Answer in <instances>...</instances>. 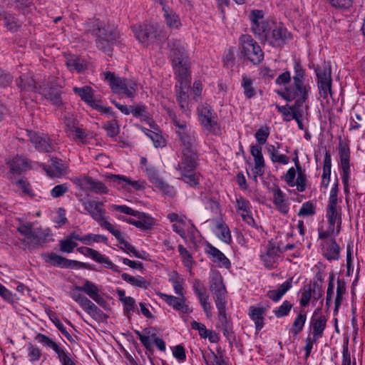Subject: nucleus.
<instances>
[{
	"label": "nucleus",
	"instance_id": "nucleus-45",
	"mask_svg": "<svg viewBox=\"0 0 365 365\" xmlns=\"http://www.w3.org/2000/svg\"><path fill=\"white\" fill-rule=\"evenodd\" d=\"M195 291L198 297L200 304L202 305L205 312L206 313L207 317H210V304L208 303L209 296L207 294L205 289L201 290L198 288L195 287Z\"/></svg>",
	"mask_w": 365,
	"mask_h": 365
},
{
	"label": "nucleus",
	"instance_id": "nucleus-14",
	"mask_svg": "<svg viewBox=\"0 0 365 365\" xmlns=\"http://www.w3.org/2000/svg\"><path fill=\"white\" fill-rule=\"evenodd\" d=\"M168 46L170 48L169 57L173 64L187 61V56L180 41L172 39L169 41Z\"/></svg>",
	"mask_w": 365,
	"mask_h": 365
},
{
	"label": "nucleus",
	"instance_id": "nucleus-18",
	"mask_svg": "<svg viewBox=\"0 0 365 365\" xmlns=\"http://www.w3.org/2000/svg\"><path fill=\"white\" fill-rule=\"evenodd\" d=\"M160 298L169 306L180 313H190L192 312V309L186 304L185 296L175 297L166 294H160Z\"/></svg>",
	"mask_w": 365,
	"mask_h": 365
},
{
	"label": "nucleus",
	"instance_id": "nucleus-24",
	"mask_svg": "<svg viewBox=\"0 0 365 365\" xmlns=\"http://www.w3.org/2000/svg\"><path fill=\"white\" fill-rule=\"evenodd\" d=\"M51 161L52 166L55 168V170H52L51 168H47L46 165H41V167L46 172L48 176L51 178H58L67 173V167L61 163V160L58 158L52 157L51 158Z\"/></svg>",
	"mask_w": 365,
	"mask_h": 365
},
{
	"label": "nucleus",
	"instance_id": "nucleus-33",
	"mask_svg": "<svg viewBox=\"0 0 365 365\" xmlns=\"http://www.w3.org/2000/svg\"><path fill=\"white\" fill-rule=\"evenodd\" d=\"M327 319L325 316H320L319 318L315 319L314 317L312 318V325L313 327V337L314 341L322 337L324 330L326 328Z\"/></svg>",
	"mask_w": 365,
	"mask_h": 365
},
{
	"label": "nucleus",
	"instance_id": "nucleus-29",
	"mask_svg": "<svg viewBox=\"0 0 365 365\" xmlns=\"http://www.w3.org/2000/svg\"><path fill=\"white\" fill-rule=\"evenodd\" d=\"M7 163L9 166L10 172L14 174L20 175L21 173L29 169L27 160L20 156L14 157Z\"/></svg>",
	"mask_w": 365,
	"mask_h": 365
},
{
	"label": "nucleus",
	"instance_id": "nucleus-20",
	"mask_svg": "<svg viewBox=\"0 0 365 365\" xmlns=\"http://www.w3.org/2000/svg\"><path fill=\"white\" fill-rule=\"evenodd\" d=\"M339 155L341 165L342 168V181L344 185L345 192L347 191L348 189V181L350 173V168H349V157L350 153L348 147L345 145H342L340 144L339 145Z\"/></svg>",
	"mask_w": 365,
	"mask_h": 365
},
{
	"label": "nucleus",
	"instance_id": "nucleus-21",
	"mask_svg": "<svg viewBox=\"0 0 365 365\" xmlns=\"http://www.w3.org/2000/svg\"><path fill=\"white\" fill-rule=\"evenodd\" d=\"M250 18L252 21L251 30L255 36L259 34L260 31H264L269 24V21L264 19V14L261 10L252 11Z\"/></svg>",
	"mask_w": 365,
	"mask_h": 365
},
{
	"label": "nucleus",
	"instance_id": "nucleus-52",
	"mask_svg": "<svg viewBox=\"0 0 365 365\" xmlns=\"http://www.w3.org/2000/svg\"><path fill=\"white\" fill-rule=\"evenodd\" d=\"M331 155L328 152H326L325 155H324V159L323 174H322L323 180L326 178L328 179L327 182L325 184L326 187L327 186L328 182L329 181L330 175H331Z\"/></svg>",
	"mask_w": 365,
	"mask_h": 365
},
{
	"label": "nucleus",
	"instance_id": "nucleus-13",
	"mask_svg": "<svg viewBox=\"0 0 365 365\" xmlns=\"http://www.w3.org/2000/svg\"><path fill=\"white\" fill-rule=\"evenodd\" d=\"M182 158L177 170L193 171L197 165L198 155L195 148H182Z\"/></svg>",
	"mask_w": 365,
	"mask_h": 365
},
{
	"label": "nucleus",
	"instance_id": "nucleus-53",
	"mask_svg": "<svg viewBox=\"0 0 365 365\" xmlns=\"http://www.w3.org/2000/svg\"><path fill=\"white\" fill-rule=\"evenodd\" d=\"M292 304L287 300L284 301L282 305H280L277 309H274L273 312L274 315L277 318H281L285 316H287L292 308Z\"/></svg>",
	"mask_w": 365,
	"mask_h": 365
},
{
	"label": "nucleus",
	"instance_id": "nucleus-6",
	"mask_svg": "<svg viewBox=\"0 0 365 365\" xmlns=\"http://www.w3.org/2000/svg\"><path fill=\"white\" fill-rule=\"evenodd\" d=\"M241 52L253 64H259L264 59V52L261 47L250 35L240 37Z\"/></svg>",
	"mask_w": 365,
	"mask_h": 365
},
{
	"label": "nucleus",
	"instance_id": "nucleus-16",
	"mask_svg": "<svg viewBox=\"0 0 365 365\" xmlns=\"http://www.w3.org/2000/svg\"><path fill=\"white\" fill-rule=\"evenodd\" d=\"M73 92L78 95L81 99L88 103L92 108L102 110L103 106L100 104V101L94 99L93 91L91 87L86 86L83 87H74Z\"/></svg>",
	"mask_w": 365,
	"mask_h": 365
},
{
	"label": "nucleus",
	"instance_id": "nucleus-35",
	"mask_svg": "<svg viewBox=\"0 0 365 365\" xmlns=\"http://www.w3.org/2000/svg\"><path fill=\"white\" fill-rule=\"evenodd\" d=\"M266 309L264 307H250L249 315L250 318L255 322L256 329L260 330L264 325L263 315L265 313Z\"/></svg>",
	"mask_w": 365,
	"mask_h": 365
},
{
	"label": "nucleus",
	"instance_id": "nucleus-23",
	"mask_svg": "<svg viewBox=\"0 0 365 365\" xmlns=\"http://www.w3.org/2000/svg\"><path fill=\"white\" fill-rule=\"evenodd\" d=\"M110 182L113 184L114 186H116L118 188L124 187L123 182H125L130 185H131L135 190H140L145 188L143 182L138 180H131L130 178L121 176L118 175H111L109 177Z\"/></svg>",
	"mask_w": 365,
	"mask_h": 365
},
{
	"label": "nucleus",
	"instance_id": "nucleus-30",
	"mask_svg": "<svg viewBox=\"0 0 365 365\" xmlns=\"http://www.w3.org/2000/svg\"><path fill=\"white\" fill-rule=\"evenodd\" d=\"M293 278L291 277L283 284H282L277 289L269 290L267 293V296L273 302H278L282 296L292 287V282Z\"/></svg>",
	"mask_w": 365,
	"mask_h": 365
},
{
	"label": "nucleus",
	"instance_id": "nucleus-40",
	"mask_svg": "<svg viewBox=\"0 0 365 365\" xmlns=\"http://www.w3.org/2000/svg\"><path fill=\"white\" fill-rule=\"evenodd\" d=\"M164 11V16L167 25L170 28L178 29L180 25V21L178 15L173 11L170 10L169 8L163 6Z\"/></svg>",
	"mask_w": 365,
	"mask_h": 365
},
{
	"label": "nucleus",
	"instance_id": "nucleus-12",
	"mask_svg": "<svg viewBox=\"0 0 365 365\" xmlns=\"http://www.w3.org/2000/svg\"><path fill=\"white\" fill-rule=\"evenodd\" d=\"M210 290L213 294L215 304L225 302L226 289L222 278L219 274H214L210 279Z\"/></svg>",
	"mask_w": 365,
	"mask_h": 365
},
{
	"label": "nucleus",
	"instance_id": "nucleus-37",
	"mask_svg": "<svg viewBox=\"0 0 365 365\" xmlns=\"http://www.w3.org/2000/svg\"><path fill=\"white\" fill-rule=\"evenodd\" d=\"M317 82L332 81L331 68L329 63L324 62L322 66L315 68Z\"/></svg>",
	"mask_w": 365,
	"mask_h": 365
},
{
	"label": "nucleus",
	"instance_id": "nucleus-51",
	"mask_svg": "<svg viewBox=\"0 0 365 365\" xmlns=\"http://www.w3.org/2000/svg\"><path fill=\"white\" fill-rule=\"evenodd\" d=\"M242 86L244 88L245 95L247 98H250L256 94L252 80L247 76H243Z\"/></svg>",
	"mask_w": 365,
	"mask_h": 365
},
{
	"label": "nucleus",
	"instance_id": "nucleus-50",
	"mask_svg": "<svg viewBox=\"0 0 365 365\" xmlns=\"http://www.w3.org/2000/svg\"><path fill=\"white\" fill-rule=\"evenodd\" d=\"M66 258L61 257L60 255H56V253H51L48 255V262L51 263L53 266L60 267L61 268L66 267Z\"/></svg>",
	"mask_w": 365,
	"mask_h": 365
},
{
	"label": "nucleus",
	"instance_id": "nucleus-42",
	"mask_svg": "<svg viewBox=\"0 0 365 365\" xmlns=\"http://www.w3.org/2000/svg\"><path fill=\"white\" fill-rule=\"evenodd\" d=\"M181 172L182 180L190 186L195 187L200 184V175L192 171L179 170Z\"/></svg>",
	"mask_w": 365,
	"mask_h": 365
},
{
	"label": "nucleus",
	"instance_id": "nucleus-2",
	"mask_svg": "<svg viewBox=\"0 0 365 365\" xmlns=\"http://www.w3.org/2000/svg\"><path fill=\"white\" fill-rule=\"evenodd\" d=\"M88 31L96 36L97 46L108 54L111 51L110 45L118 38V32L109 24L98 19H91L85 24Z\"/></svg>",
	"mask_w": 365,
	"mask_h": 365
},
{
	"label": "nucleus",
	"instance_id": "nucleus-44",
	"mask_svg": "<svg viewBox=\"0 0 365 365\" xmlns=\"http://www.w3.org/2000/svg\"><path fill=\"white\" fill-rule=\"evenodd\" d=\"M178 135L182 141L183 148H195V137L186 130H178Z\"/></svg>",
	"mask_w": 365,
	"mask_h": 365
},
{
	"label": "nucleus",
	"instance_id": "nucleus-17",
	"mask_svg": "<svg viewBox=\"0 0 365 365\" xmlns=\"http://www.w3.org/2000/svg\"><path fill=\"white\" fill-rule=\"evenodd\" d=\"M42 91L46 99L54 106H60L62 104L61 87L56 83L51 81L46 83L44 85Z\"/></svg>",
	"mask_w": 365,
	"mask_h": 365
},
{
	"label": "nucleus",
	"instance_id": "nucleus-59",
	"mask_svg": "<svg viewBox=\"0 0 365 365\" xmlns=\"http://www.w3.org/2000/svg\"><path fill=\"white\" fill-rule=\"evenodd\" d=\"M216 307L218 309V320L222 326L228 325V319L226 314V302L216 304Z\"/></svg>",
	"mask_w": 365,
	"mask_h": 365
},
{
	"label": "nucleus",
	"instance_id": "nucleus-5",
	"mask_svg": "<svg viewBox=\"0 0 365 365\" xmlns=\"http://www.w3.org/2000/svg\"><path fill=\"white\" fill-rule=\"evenodd\" d=\"M105 78L109 83L112 91L117 94H124L128 98H133L137 91V83L130 79L116 76L114 73H104Z\"/></svg>",
	"mask_w": 365,
	"mask_h": 365
},
{
	"label": "nucleus",
	"instance_id": "nucleus-61",
	"mask_svg": "<svg viewBox=\"0 0 365 365\" xmlns=\"http://www.w3.org/2000/svg\"><path fill=\"white\" fill-rule=\"evenodd\" d=\"M178 251L185 266L187 267H191L192 264V257L191 254L182 245H178Z\"/></svg>",
	"mask_w": 365,
	"mask_h": 365
},
{
	"label": "nucleus",
	"instance_id": "nucleus-47",
	"mask_svg": "<svg viewBox=\"0 0 365 365\" xmlns=\"http://www.w3.org/2000/svg\"><path fill=\"white\" fill-rule=\"evenodd\" d=\"M306 319L307 316L304 313L300 312L298 314L293 322L292 327L291 328V332L294 335H297L302 330Z\"/></svg>",
	"mask_w": 365,
	"mask_h": 365
},
{
	"label": "nucleus",
	"instance_id": "nucleus-34",
	"mask_svg": "<svg viewBox=\"0 0 365 365\" xmlns=\"http://www.w3.org/2000/svg\"><path fill=\"white\" fill-rule=\"evenodd\" d=\"M326 247L324 250L325 257L329 260H337L339 258L340 247L334 240L325 242Z\"/></svg>",
	"mask_w": 365,
	"mask_h": 365
},
{
	"label": "nucleus",
	"instance_id": "nucleus-15",
	"mask_svg": "<svg viewBox=\"0 0 365 365\" xmlns=\"http://www.w3.org/2000/svg\"><path fill=\"white\" fill-rule=\"evenodd\" d=\"M28 136L31 143L41 152L50 153L54 150V147L48 136L42 137L38 133L27 130Z\"/></svg>",
	"mask_w": 365,
	"mask_h": 365
},
{
	"label": "nucleus",
	"instance_id": "nucleus-41",
	"mask_svg": "<svg viewBox=\"0 0 365 365\" xmlns=\"http://www.w3.org/2000/svg\"><path fill=\"white\" fill-rule=\"evenodd\" d=\"M66 64L71 71H76L80 73L86 68L85 61L77 56L68 58Z\"/></svg>",
	"mask_w": 365,
	"mask_h": 365
},
{
	"label": "nucleus",
	"instance_id": "nucleus-58",
	"mask_svg": "<svg viewBox=\"0 0 365 365\" xmlns=\"http://www.w3.org/2000/svg\"><path fill=\"white\" fill-rule=\"evenodd\" d=\"M315 214V206L311 201L304 202L298 212L299 216H312Z\"/></svg>",
	"mask_w": 365,
	"mask_h": 365
},
{
	"label": "nucleus",
	"instance_id": "nucleus-28",
	"mask_svg": "<svg viewBox=\"0 0 365 365\" xmlns=\"http://www.w3.org/2000/svg\"><path fill=\"white\" fill-rule=\"evenodd\" d=\"M173 66L179 84L184 85L185 86L190 85L187 61L181 63H173Z\"/></svg>",
	"mask_w": 365,
	"mask_h": 365
},
{
	"label": "nucleus",
	"instance_id": "nucleus-32",
	"mask_svg": "<svg viewBox=\"0 0 365 365\" xmlns=\"http://www.w3.org/2000/svg\"><path fill=\"white\" fill-rule=\"evenodd\" d=\"M250 151L255 160V173L259 175H262V168L264 166V161L262 153V148L258 145H252L251 146Z\"/></svg>",
	"mask_w": 365,
	"mask_h": 365
},
{
	"label": "nucleus",
	"instance_id": "nucleus-4",
	"mask_svg": "<svg viewBox=\"0 0 365 365\" xmlns=\"http://www.w3.org/2000/svg\"><path fill=\"white\" fill-rule=\"evenodd\" d=\"M256 37L262 43H267L273 47H280L290 38V34L287 29L282 26L274 27L272 24L269 23L264 31H260V34Z\"/></svg>",
	"mask_w": 365,
	"mask_h": 365
},
{
	"label": "nucleus",
	"instance_id": "nucleus-3",
	"mask_svg": "<svg viewBox=\"0 0 365 365\" xmlns=\"http://www.w3.org/2000/svg\"><path fill=\"white\" fill-rule=\"evenodd\" d=\"M294 69L293 83L287 86L289 101H295L290 107H303L309 98L311 87L305 83V71L299 61L294 62Z\"/></svg>",
	"mask_w": 365,
	"mask_h": 365
},
{
	"label": "nucleus",
	"instance_id": "nucleus-27",
	"mask_svg": "<svg viewBox=\"0 0 365 365\" xmlns=\"http://www.w3.org/2000/svg\"><path fill=\"white\" fill-rule=\"evenodd\" d=\"M108 231L112 233L120 243L121 246H120V248L121 250L128 253H132L135 257L143 259V257L141 256V255L136 250V249L123 238L121 232L120 230H116L114 226H113L111 230H109Z\"/></svg>",
	"mask_w": 365,
	"mask_h": 365
},
{
	"label": "nucleus",
	"instance_id": "nucleus-49",
	"mask_svg": "<svg viewBox=\"0 0 365 365\" xmlns=\"http://www.w3.org/2000/svg\"><path fill=\"white\" fill-rule=\"evenodd\" d=\"M219 238L225 243L230 244L232 240L230 231L228 227L224 223H220L217 226Z\"/></svg>",
	"mask_w": 365,
	"mask_h": 365
},
{
	"label": "nucleus",
	"instance_id": "nucleus-46",
	"mask_svg": "<svg viewBox=\"0 0 365 365\" xmlns=\"http://www.w3.org/2000/svg\"><path fill=\"white\" fill-rule=\"evenodd\" d=\"M346 293V284L345 282L338 279L337 280V287H336V296L334 302V312H337L339 307H340L343 295Z\"/></svg>",
	"mask_w": 365,
	"mask_h": 365
},
{
	"label": "nucleus",
	"instance_id": "nucleus-11",
	"mask_svg": "<svg viewBox=\"0 0 365 365\" xmlns=\"http://www.w3.org/2000/svg\"><path fill=\"white\" fill-rule=\"evenodd\" d=\"M74 183L82 190H89L96 194H106L108 192V189L104 183L95 180L89 176H84L81 179H75Z\"/></svg>",
	"mask_w": 365,
	"mask_h": 365
},
{
	"label": "nucleus",
	"instance_id": "nucleus-8",
	"mask_svg": "<svg viewBox=\"0 0 365 365\" xmlns=\"http://www.w3.org/2000/svg\"><path fill=\"white\" fill-rule=\"evenodd\" d=\"M83 205L85 210L91 215L92 218L98 222L101 227L107 230H111L113 226L109 222L105 220L106 211L103 208V203L102 202L88 200L83 201Z\"/></svg>",
	"mask_w": 365,
	"mask_h": 365
},
{
	"label": "nucleus",
	"instance_id": "nucleus-9",
	"mask_svg": "<svg viewBox=\"0 0 365 365\" xmlns=\"http://www.w3.org/2000/svg\"><path fill=\"white\" fill-rule=\"evenodd\" d=\"M143 170L145 172L149 181L154 184L165 195L170 197H173L175 195L174 187L163 181L160 176L158 170L154 166H146Z\"/></svg>",
	"mask_w": 365,
	"mask_h": 365
},
{
	"label": "nucleus",
	"instance_id": "nucleus-43",
	"mask_svg": "<svg viewBox=\"0 0 365 365\" xmlns=\"http://www.w3.org/2000/svg\"><path fill=\"white\" fill-rule=\"evenodd\" d=\"M136 217L138 218L136 227L142 230H150L154 224L153 219L144 212H139Z\"/></svg>",
	"mask_w": 365,
	"mask_h": 365
},
{
	"label": "nucleus",
	"instance_id": "nucleus-36",
	"mask_svg": "<svg viewBox=\"0 0 365 365\" xmlns=\"http://www.w3.org/2000/svg\"><path fill=\"white\" fill-rule=\"evenodd\" d=\"M190 88V85L185 86L184 85H176V96L177 101H178L181 109L185 110L188 105V96L187 92Z\"/></svg>",
	"mask_w": 365,
	"mask_h": 365
},
{
	"label": "nucleus",
	"instance_id": "nucleus-60",
	"mask_svg": "<svg viewBox=\"0 0 365 365\" xmlns=\"http://www.w3.org/2000/svg\"><path fill=\"white\" fill-rule=\"evenodd\" d=\"M334 274L330 273L329 278L328 288L327 291L326 305L329 308L331 305L334 289Z\"/></svg>",
	"mask_w": 365,
	"mask_h": 365
},
{
	"label": "nucleus",
	"instance_id": "nucleus-55",
	"mask_svg": "<svg viewBox=\"0 0 365 365\" xmlns=\"http://www.w3.org/2000/svg\"><path fill=\"white\" fill-rule=\"evenodd\" d=\"M17 230L21 235L25 236V239L23 240V242L26 244V242L31 238V236L33 235V224L31 222L21 224L17 228Z\"/></svg>",
	"mask_w": 365,
	"mask_h": 365
},
{
	"label": "nucleus",
	"instance_id": "nucleus-25",
	"mask_svg": "<svg viewBox=\"0 0 365 365\" xmlns=\"http://www.w3.org/2000/svg\"><path fill=\"white\" fill-rule=\"evenodd\" d=\"M281 252L278 247L269 242L267 246V252L264 255H262L261 257L267 267H273L277 259L279 257Z\"/></svg>",
	"mask_w": 365,
	"mask_h": 365
},
{
	"label": "nucleus",
	"instance_id": "nucleus-31",
	"mask_svg": "<svg viewBox=\"0 0 365 365\" xmlns=\"http://www.w3.org/2000/svg\"><path fill=\"white\" fill-rule=\"evenodd\" d=\"M208 250L207 251V254L212 257V260L215 263L220 264V266H223L226 268L230 267V260L225 256V255L220 251L218 249L215 247L210 244L207 245Z\"/></svg>",
	"mask_w": 365,
	"mask_h": 365
},
{
	"label": "nucleus",
	"instance_id": "nucleus-48",
	"mask_svg": "<svg viewBox=\"0 0 365 365\" xmlns=\"http://www.w3.org/2000/svg\"><path fill=\"white\" fill-rule=\"evenodd\" d=\"M93 260L96 262L104 264V267L112 269L113 272H120L118 267L115 265L107 257L101 255L99 252L96 255Z\"/></svg>",
	"mask_w": 365,
	"mask_h": 365
},
{
	"label": "nucleus",
	"instance_id": "nucleus-22",
	"mask_svg": "<svg viewBox=\"0 0 365 365\" xmlns=\"http://www.w3.org/2000/svg\"><path fill=\"white\" fill-rule=\"evenodd\" d=\"M49 235L48 230L41 229L34 230L31 238L26 242L29 248H37L47 242V237Z\"/></svg>",
	"mask_w": 365,
	"mask_h": 365
},
{
	"label": "nucleus",
	"instance_id": "nucleus-1",
	"mask_svg": "<svg viewBox=\"0 0 365 365\" xmlns=\"http://www.w3.org/2000/svg\"><path fill=\"white\" fill-rule=\"evenodd\" d=\"M83 292L88 294L97 304L102 305L105 303L103 298L99 294V289L93 282L86 280L83 286L73 285L71 288L70 296L77 302L89 315L95 316L101 312L89 299L81 294Z\"/></svg>",
	"mask_w": 365,
	"mask_h": 365
},
{
	"label": "nucleus",
	"instance_id": "nucleus-19",
	"mask_svg": "<svg viewBox=\"0 0 365 365\" xmlns=\"http://www.w3.org/2000/svg\"><path fill=\"white\" fill-rule=\"evenodd\" d=\"M135 37L141 43H145L155 37L156 27L153 24H143L133 27Z\"/></svg>",
	"mask_w": 365,
	"mask_h": 365
},
{
	"label": "nucleus",
	"instance_id": "nucleus-63",
	"mask_svg": "<svg viewBox=\"0 0 365 365\" xmlns=\"http://www.w3.org/2000/svg\"><path fill=\"white\" fill-rule=\"evenodd\" d=\"M59 246L61 252L71 253L77 246V243L75 242L74 241L70 240V239L66 237L65 240L60 241Z\"/></svg>",
	"mask_w": 365,
	"mask_h": 365
},
{
	"label": "nucleus",
	"instance_id": "nucleus-54",
	"mask_svg": "<svg viewBox=\"0 0 365 365\" xmlns=\"http://www.w3.org/2000/svg\"><path fill=\"white\" fill-rule=\"evenodd\" d=\"M103 128L106 130L109 137L113 138L119 133V127L117 121L113 120L104 123Z\"/></svg>",
	"mask_w": 365,
	"mask_h": 365
},
{
	"label": "nucleus",
	"instance_id": "nucleus-57",
	"mask_svg": "<svg viewBox=\"0 0 365 365\" xmlns=\"http://www.w3.org/2000/svg\"><path fill=\"white\" fill-rule=\"evenodd\" d=\"M332 81L317 82L320 96L324 98H327L329 95H331Z\"/></svg>",
	"mask_w": 365,
	"mask_h": 365
},
{
	"label": "nucleus",
	"instance_id": "nucleus-39",
	"mask_svg": "<svg viewBox=\"0 0 365 365\" xmlns=\"http://www.w3.org/2000/svg\"><path fill=\"white\" fill-rule=\"evenodd\" d=\"M121 277L126 282L138 287L147 289L150 286V283L142 277H135L128 274L123 273Z\"/></svg>",
	"mask_w": 365,
	"mask_h": 365
},
{
	"label": "nucleus",
	"instance_id": "nucleus-38",
	"mask_svg": "<svg viewBox=\"0 0 365 365\" xmlns=\"http://www.w3.org/2000/svg\"><path fill=\"white\" fill-rule=\"evenodd\" d=\"M274 202L279 210L282 213H287L289 211V206L284 200V195L282 191L277 187L273 191Z\"/></svg>",
	"mask_w": 365,
	"mask_h": 365
},
{
	"label": "nucleus",
	"instance_id": "nucleus-62",
	"mask_svg": "<svg viewBox=\"0 0 365 365\" xmlns=\"http://www.w3.org/2000/svg\"><path fill=\"white\" fill-rule=\"evenodd\" d=\"M269 135V130L267 126L261 127L255 133V138L260 145L266 143Z\"/></svg>",
	"mask_w": 365,
	"mask_h": 365
},
{
	"label": "nucleus",
	"instance_id": "nucleus-7",
	"mask_svg": "<svg viewBox=\"0 0 365 365\" xmlns=\"http://www.w3.org/2000/svg\"><path fill=\"white\" fill-rule=\"evenodd\" d=\"M198 113L203 130L207 134L221 135V128L217 122V117L210 108L202 106L198 108Z\"/></svg>",
	"mask_w": 365,
	"mask_h": 365
},
{
	"label": "nucleus",
	"instance_id": "nucleus-64",
	"mask_svg": "<svg viewBox=\"0 0 365 365\" xmlns=\"http://www.w3.org/2000/svg\"><path fill=\"white\" fill-rule=\"evenodd\" d=\"M207 365L209 364V361L212 363V365H227L223 357L222 356H218L213 351H211L210 354L207 355L208 359H207L206 356H203Z\"/></svg>",
	"mask_w": 365,
	"mask_h": 365
},
{
	"label": "nucleus",
	"instance_id": "nucleus-56",
	"mask_svg": "<svg viewBox=\"0 0 365 365\" xmlns=\"http://www.w3.org/2000/svg\"><path fill=\"white\" fill-rule=\"evenodd\" d=\"M64 123L66 125V132L70 135L74 133V130L78 128V120L73 115H66L64 117Z\"/></svg>",
	"mask_w": 365,
	"mask_h": 365
},
{
	"label": "nucleus",
	"instance_id": "nucleus-26",
	"mask_svg": "<svg viewBox=\"0 0 365 365\" xmlns=\"http://www.w3.org/2000/svg\"><path fill=\"white\" fill-rule=\"evenodd\" d=\"M329 225L332 227H335V225H336V234L338 235L341 224V214L336 210V205H328L327 209V215H326Z\"/></svg>",
	"mask_w": 365,
	"mask_h": 365
},
{
	"label": "nucleus",
	"instance_id": "nucleus-10",
	"mask_svg": "<svg viewBox=\"0 0 365 365\" xmlns=\"http://www.w3.org/2000/svg\"><path fill=\"white\" fill-rule=\"evenodd\" d=\"M36 339L38 342L53 349L58 354V358L62 365H76L73 360L71 357V354L63 349L60 348L56 342H54L47 336L43 334H38L36 336Z\"/></svg>",
	"mask_w": 365,
	"mask_h": 365
}]
</instances>
